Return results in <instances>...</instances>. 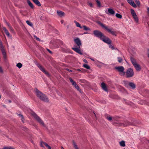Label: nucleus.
I'll return each mask as SVG.
<instances>
[{
	"instance_id": "f8f14e48",
	"label": "nucleus",
	"mask_w": 149,
	"mask_h": 149,
	"mask_svg": "<svg viewBox=\"0 0 149 149\" xmlns=\"http://www.w3.org/2000/svg\"><path fill=\"white\" fill-rule=\"evenodd\" d=\"M72 49L76 52L79 54L81 55H82L83 54L82 52L81 51L80 47H77V46H75L74 47H72Z\"/></svg>"
},
{
	"instance_id": "338daca9",
	"label": "nucleus",
	"mask_w": 149,
	"mask_h": 149,
	"mask_svg": "<svg viewBox=\"0 0 149 149\" xmlns=\"http://www.w3.org/2000/svg\"><path fill=\"white\" fill-rule=\"evenodd\" d=\"M94 115H95V113L94 112Z\"/></svg>"
},
{
	"instance_id": "f3484780",
	"label": "nucleus",
	"mask_w": 149,
	"mask_h": 149,
	"mask_svg": "<svg viewBox=\"0 0 149 149\" xmlns=\"http://www.w3.org/2000/svg\"><path fill=\"white\" fill-rule=\"evenodd\" d=\"M101 87L102 88V89L105 91L106 92H107V89L106 86L105 84L104 83L102 82L101 84Z\"/></svg>"
},
{
	"instance_id": "1a4fd4ad",
	"label": "nucleus",
	"mask_w": 149,
	"mask_h": 149,
	"mask_svg": "<svg viewBox=\"0 0 149 149\" xmlns=\"http://www.w3.org/2000/svg\"><path fill=\"white\" fill-rule=\"evenodd\" d=\"M69 80L72 84L78 91L80 92H81V90L80 88L78 86L76 82L74 81L71 78H69Z\"/></svg>"
},
{
	"instance_id": "de8ad7c7",
	"label": "nucleus",
	"mask_w": 149,
	"mask_h": 149,
	"mask_svg": "<svg viewBox=\"0 0 149 149\" xmlns=\"http://www.w3.org/2000/svg\"><path fill=\"white\" fill-rule=\"evenodd\" d=\"M147 13L149 15V7H147Z\"/></svg>"
},
{
	"instance_id": "f257e3e1",
	"label": "nucleus",
	"mask_w": 149,
	"mask_h": 149,
	"mask_svg": "<svg viewBox=\"0 0 149 149\" xmlns=\"http://www.w3.org/2000/svg\"><path fill=\"white\" fill-rule=\"evenodd\" d=\"M35 91L37 96L41 100L45 102H47L48 101V99L45 95L39 91L38 89L36 88H35Z\"/></svg>"
},
{
	"instance_id": "9d476101",
	"label": "nucleus",
	"mask_w": 149,
	"mask_h": 149,
	"mask_svg": "<svg viewBox=\"0 0 149 149\" xmlns=\"http://www.w3.org/2000/svg\"><path fill=\"white\" fill-rule=\"evenodd\" d=\"M101 40L108 44H111V40L108 38L104 35L103 36Z\"/></svg>"
},
{
	"instance_id": "6ab92c4d",
	"label": "nucleus",
	"mask_w": 149,
	"mask_h": 149,
	"mask_svg": "<svg viewBox=\"0 0 149 149\" xmlns=\"http://www.w3.org/2000/svg\"><path fill=\"white\" fill-rule=\"evenodd\" d=\"M3 30L4 31L5 33L7 35V36L9 38H12V36L10 35V34L6 28L5 27L3 28Z\"/></svg>"
},
{
	"instance_id": "e433bc0d",
	"label": "nucleus",
	"mask_w": 149,
	"mask_h": 149,
	"mask_svg": "<svg viewBox=\"0 0 149 149\" xmlns=\"http://www.w3.org/2000/svg\"><path fill=\"white\" fill-rule=\"evenodd\" d=\"M2 149H15L13 147L10 146V147H5Z\"/></svg>"
},
{
	"instance_id": "864d4df0",
	"label": "nucleus",
	"mask_w": 149,
	"mask_h": 149,
	"mask_svg": "<svg viewBox=\"0 0 149 149\" xmlns=\"http://www.w3.org/2000/svg\"><path fill=\"white\" fill-rule=\"evenodd\" d=\"M1 52H2V53H3V52H6L5 49H2V50H1Z\"/></svg>"
},
{
	"instance_id": "6e6552de",
	"label": "nucleus",
	"mask_w": 149,
	"mask_h": 149,
	"mask_svg": "<svg viewBox=\"0 0 149 149\" xmlns=\"http://www.w3.org/2000/svg\"><path fill=\"white\" fill-rule=\"evenodd\" d=\"M131 13L136 23H138L139 20L138 18L137 15L133 9H131Z\"/></svg>"
},
{
	"instance_id": "c85d7f7f",
	"label": "nucleus",
	"mask_w": 149,
	"mask_h": 149,
	"mask_svg": "<svg viewBox=\"0 0 149 149\" xmlns=\"http://www.w3.org/2000/svg\"><path fill=\"white\" fill-rule=\"evenodd\" d=\"M121 146L125 147V141H122L119 142Z\"/></svg>"
},
{
	"instance_id": "774afa93",
	"label": "nucleus",
	"mask_w": 149,
	"mask_h": 149,
	"mask_svg": "<svg viewBox=\"0 0 149 149\" xmlns=\"http://www.w3.org/2000/svg\"><path fill=\"white\" fill-rule=\"evenodd\" d=\"M25 129H27V128H26V127H25Z\"/></svg>"
},
{
	"instance_id": "6e6d98bb",
	"label": "nucleus",
	"mask_w": 149,
	"mask_h": 149,
	"mask_svg": "<svg viewBox=\"0 0 149 149\" xmlns=\"http://www.w3.org/2000/svg\"><path fill=\"white\" fill-rule=\"evenodd\" d=\"M89 34V33H88V32L87 31L85 32L84 33V34Z\"/></svg>"
},
{
	"instance_id": "680f3d73",
	"label": "nucleus",
	"mask_w": 149,
	"mask_h": 149,
	"mask_svg": "<svg viewBox=\"0 0 149 149\" xmlns=\"http://www.w3.org/2000/svg\"><path fill=\"white\" fill-rule=\"evenodd\" d=\"M63 20H62L61 21V23L62 24H63Z\"/></svg>"
},
{
	"instance_id": "49530a36",
	"label": "nucleus",
	"mask_w": 149,
	"mask_h": 149,
	"mask_svg": "<svg viewBox=\"0 0 149 149\" xmlns=\"http://www.w3.org/2000/svg\"><path fill=\"white\" fill-rule=\"evenodd\" d=\"M3 70H2V68L0 66V73H3Z\"/></svg>"
},
{
	"instance_id": "5701e85b",
	"label": "nucleus",
	"mask_w": 149,
	"mask_h": 149,
	"mask_svg": "<svg viewBox=\"0 0 149 149\" xmlns=\"http://www.w3.org/2000/svg\"><path fill=\"white\" fill-rule=\"evenodd\" d=\"M129 125H134L133 123L129 122L128 121H126L125 123L124 126H127Z\"/></svg>"
},
{
	"instance_id": "58836bf2",
	"label": "nucleus",
	"mask_w": 149,
	"mask_h": 149,
	"mask_svg": "<svg viewBox=\"0 0 149 149\" xmlns=\"http://www.w3.org/2000/svg\"><path fill=\"white\" fill-rule=\"evenodd\" d=\"M74 146L75 149H79L77 145L74 142H73Z\"/></svg>"
},
{
	"instance_id": "412c9836",
	"label": "nucleus",
	"mask_w": 149,
	"mask_h": 149,
	"mask_svg": "<svg viewBox=\"0 0 149 149\" xmlns=\"http://www.w3.org/2000/svg\"><path fill=\"white\" fill-rule=\"evenodd\" d=\"M57 14L60 17H62L64 15V13L61 11H57Z\"/></svg>"
},
{
	"instance_id": "c03bdc74",
	"label": "nucleus",
	"mask_w": 149,
	"mask_h": 149,
	"mask_svg": "<svg viewBox=\"0 0 149 149\" xmlns=\"http://www.w3.org/2000/svg\"><path fill=\"white\" fill-rule=\"evenodd\" d=\"M84 70L82 68H80L79 69H77V70L79 71H80L81 72H83L84 71Z\"/></svg>"
},
{
	"instance_id": "4be33fe9",
	"label": "nucleus",
	"mask_w": 149,
	"mask_h": 149,
	"mask_svg": "<svg viewBox=\"0 0 149 149\" xmlns=\"http://www.w3.org/2000/svg\"><path fill=\"white\" fill-rule=\"evenodd\" d=\"M38 6H41V4L38 0H32Z\"/></svg>"
},
{
	"instance_id": "0eeeda50",
	"label": "nucleus",
	"mask_w": 149,
	"mask_h": 149,
	"mask_svg": "<svg viewBox=\"0 0 149 149\" xmlns=\"http://www.w3.org/2000/svg\"><path fill=\"white\" fill-rule=\"evenodd\" d=\"M35 64L39 68V69L43 72L45 73L47 76L49 77V73L44 69L41 65L36 62L35 63Z\"/></svg>"
},
{
	"instance_id": "0e129e2a",
	"label": "nucleus",
	"mask_w": 149,
	"mask_h": 149,
	"mask_svg": "<svg viewBox=\"0 0 149 149\" xmlns=\"http://www.w3.org/2000/svg\"><path fill=\"white\" fill-rule=\"evenodd\" d=\"M115 50H118L116 48H114Z\"/></svg>"
},
{
	"instance_id": "a19ab883",
	"label": "nucleus",
	"mask_w": 149,
	"mask_h": 149,
	"mask_svg": "<svg viewBox=\"0 0 149 149\" xmlns=\"http://www.w3.org/2000/svg\"><path fill=\"white\" fill-rule=\"evenodd\" d=\"M34 38L36 39L37 40L40 41V39L38 38L36 36H34Z\"/></svg>"
},
{
	"instance_id": "4468645a",
	"label": "nucleus",
	"mask_w": 149,
	"mask_h": 149,
	"mask_svg": "<svg viewBox=\"0 0 149 149\" xmlns=\"http://www.w3.org/2000/svg\"><path fill=\"white\" fill-rule=\"evenodd\" d=\"M74 41L78 47L81 45V43L80 39L78 38H76L74 39Z\"/></svg>"
},
{
	"instance_id": "7ed1b4c3",
	"label": "nucleus",
	"mask_w": 149,
	"mask_h": 149,
	"mask_svg": "<svg viewBox=\"0 0 149 149\" xmlns=\"http://www.w3.org/2000/svg\"><path fill=\"white\" fill-rule=\"evenodd\" d=\"M130 60L131 62L136 70L138 71H139L141 70L140 65L137 63L136 60L133 57H131Z\"/></svg>"
},
{
	"instance_id": "b1692460",
	"label": "nucleus",
	"mask_w": 149,
	"mask_h": 149,
	"mask_svg": "<svg viewBox=\"0 0 149 149\" xmlns=\"http://www.w3.org/2000/svg\"><path fill=\"white\" fill-rule=\"evenodd\" d=\"M27 1L28 4L29 5V6L32 9L33 8H34V6L33 4L29 1V0H27Z\"/></svg>"
},
{
	"instance_id": "c756f323",
	"label": "nucleus",
	"mask_w": 149,
	"mask_h": 149,
	"mask_svg": "<svg viewBox=\"0 0 149 149\" xmlns=\"http://www.w3.org/2000/svg\"><path fill=\"white\" fill-rule=\"evenodd\" d=\"M0 49L1 50L4 49L1 41L0 39Z\"/></svg>"
},
{
	"instance_id": "dca6fc26",
	"label": "nucleus",
	"mask_w": 149,
	"mask_h": 149,
	"mask_svg": "<svg viewBox=\"0 0 149 149\" xmlns=\"http://www.w3.org/2000/svg\"><path fill=\"white\" fill-rule=\"evenodd\" d=\"M40 146L42 147H44V146H45L48 149H52L50 146L45 142H41L40 143Z\"/></svg>"
},
{
	"instance_id": "423d86ee",
	"label": "nucleus",
	"mask_w": 149,
	"mask_h": 149,
	"mask_svg": "<svg viewBox=\"0 0 149 149\" xmlns=\"http://www.w3.org/2000/svg\"><path fill=\"white\" fill-rule=\"evenodd\" d=\"M101 26L102 27L106 30L109 32L113 36H116L117 35L116 32L115 31H112L111 29L108 28V27L105 26L104 24H101Z\"/></svg>"
},
{
	"instance_id": "f03ea898",
	"label": "nucleus",
	"mask_w": 149,
	"mask_h": 149,
	"mask_svg": "<svg viewBox=\"0 0 149 149\" xmlns=\"http://www.w3.org/2000/svg\"><path fill=\"white\" fill-rule=\"evenodd\" d=\"M31 115L41 125L44 127H45V125L41 119L34 112H32Z\"/></svg>"
},
{
	"instance_id": "e2e57ef3",
	"label": "nucleus",
	"mask_w": 149,
	"mask_h": 149,
	"mask_svg": "<svg viewBox=\"0 0 149 149\" xmlns=\"http://www.w3.org/2000/svg\"><path fill=\"white\" fill-rule=\"evenodd\" d=\"M61 149H64V148H63L62 146H61Z\"/></svg>"
},
{
	"instance_id": "09e8293b",
	"label": "nucleus",
	"mask_w": 149,
	"mask_h": 149,
	"mask_svg": "<svg viewBox=\"0 0 149 149\" xmlns=\"http://www.w3.org/2000/svg\"><path fill=\"white\" fill-rule=\"evenodd\" d=\"M83 61L84 62H85L86 63H88L86 59H83Z\"/></svg>"
},
{
	"instance_id": "39448f33",
	"label": "nucleus",
	"mask_w": 149,
	"mask_h": 149,
	"mask_svg": "<svg viewBox=\"0 0 149 149\" xmlns=\"http://www.w3.org/2000/svg\"><path fill=\"white\" fill-rule=\"evenodd\" d=\"M93 33L95 36L99 38L100 40L104 35L102 33L97 30L94 31Z\"/></svg>"
},
{
	"instance_id": "bb28decb",
	"label": "nucleus",
	"mask_w": 149,
	"mask_h": 149,
	"mask_svg": "<svg viewBox=\"0 0 149 149\" xmlns=\"http://www.w3.org/2000/svg\"><path fill=\"white\" fill-rule=\"evenodd\" d=\"M130 82L128 81H124V84L125 86L127 88H129V84Z\"/></svg>"
},
{
	"instance_id": "393cba45",
	"label": "nucleus",
	"mask_w": 149,
	"mask_h": 149,
	"mask_svg": "<svg viewBox=\"0 0 149 149\" xmlns=\"http://www.w3.org/2000/svg\"><path fill=\"white\" fill-rule=\"evenodd\" d=\"M130 87H131L132 89H134L135 88L136 86L134 83L130 82L129 84V88Z\"/></svg>"
},
{
	"instance_id": "ddd939ff",
	"label": "nucleus",
	"mask_w": 149,
	"mask_h": 149,
	"mask_svg": "<svg viewBox=\"0 0 149 149\" xmlns=\"http://www.w3.org/2000/svg\"><path fill=\"white\" fill-rule=\"evenodd\" d=\"M105 13L109 15H114L115 12L111 8H108L107 11H106Z\"/></svg>"
},
{
	"instance_id": "5fc2aeb1",
	"label": "nucleus",
	"mask_w": 149,
	"mask_h": 149,
	"mask_svg": "<svg viewBox=\"0 0 149 149\" xmlns=\"http://www.w3.org/2000/svg\"><path fill=\"white\" fill-rule=\"evenodd\" d=\"M2 54L3 55H6V52H3V53H2Z\"/></svg>"
},
{
	"instance_id": "2f4dec72",
	"label": "nucleus",
	"mask_w": 149,
	"mask_h": 149,
	"mask_svg": "<svg viewBox=\"0 0 149 149\" xmlns=\"http://www.w3.org/2000/svg\"><path fill=\"white\" fill-rule=\"evenodd\" d=\"M84 28V30L85 31H88V30H91L88 27L86 26H83L82 27V28Z\"/></svg>"
},
{
	"instance_id": "4c0bfd02",
	"label": "nucleus",
	"mask_w": 149,
	"mask_h": 149,
	"mask_svg": "<svg viewBox=\"0 0 149 149\" xmlns=\"http://www.w3.org/2000/svg\"><path fill=\"white\" fill-rule=\"evenodd\" d=\"M97 4V6L99 7L101 6V3L100 1L98 0H95Z\"/></svg>"
},
{
	"instance_id": "ea45409f",
	"label": "nucleus",
	"mask_w": 149,
	"mask_h": 149,
	"mask_svg": "<svg viewBox=\"0 0 149 149\" xmlns=\"http://www.w3.org/2000/svg\"><path fill=\"white\" fill-rule=\"evenodd\" d=\"M118 61L120 63L122 62V60H123V59H122L120 57H118Z\"/></svg>"
},
{
	"instance_id": "cd10ccee",
	"label": "nucleus",
	"mask_w": 149,
	"mask_h": 149,
	"mask_svg": "<svg viewBox=\"0 0 149 149\" xmlns=\"http://www.w3.org/2000/svg\"><path fill=\"white\" fill-rule=\"evenodd\" d=\"M105 117L109 121H111L112 120V117L109 115H106L105 116Z\"/></svg>"
},
{
	"instance_id": "a211bd4d",
	"label": "nucleus",
	"mask_w": 149,
	"mask_h": 149,
	"mask_svg": "<svg viewBox=\"0 0 149 149\" xmlns=\"http://www.w3.org/2000/svg\"><path fill=\"white\" fill-rule=\"evenodd\" d=\"M127 2L133 7L136 8V6L132 0H127Z\"/></svg>"
},
{
	"instance_id": "aec40b11",
	"label": "nucleus",
	"mask_w": 149,
	"mask_h": 149,
	"mask_svg": "<svg viewBox=\"0 0 149 149\" xmlns=\"http://www.w3.org/2000/svg\"><path fill=\"white\" fill-rule=\"evenodd\" d=\"M3 30L4 31L5 33L7 35V36L9 38H12V36L10 35V34L6 28L5 27L3 28Z\"/></svg>"
},
{
	"instance_id": "7c9ffc66",
	"label": "nucleus",
	"mask_w": 149,
	"mask_h": 149,
	"mask_svg": "<svg viewBox=\"0 0 149 149\" xmlns=\"http://www.w3.org/2000/svg\"><path fill=\"white\" fill-rule=\"evenodd\" d=\"M74 22L75 23L77 26L79 27L80 29H82V27L81 26L80 24L78 22H76V21H74Z\"/></svg>"
},
{
	"instance_id": "473e14b6",
	"label": "nucleus",
	"mask_w": 149,
	"mask_h": 149,
	"mask_svg": "<svg viewBox=\"0 0 149 149\" xmlns=\"http://www.w3.org/2000/svg\"><path fill=\"white\" fill-rule=\"evenodd\" d=\"M83 67L87 69H89L90 68V67L86 64H84L83 65Z\"/></svg>"
},
{
	"instance_id": "20e7f679",
	"label": "nucleus",
	"mask_w": 149,
	"mask_h": 149,
	"mask_svg": "<svg viewBox=\"0 0 149 149\" xmlns=\"http://www.w3.org/2000/svg\"><path fill=\"white\" fill-rule=\"evenodd\" d=\"M126 77L127 78H130L132 77L134 74V71L132 69L129 68L127 69L126 72H125Z\"/></svg>"
},
{
	"instance_id": "79ce46f5",
	"label": "nucleus",
	"mask_w": 149,
	"mask_h": 149,
	"mask_svg": "<svg viewBox=\"0 0 149 149\" xmlns=\"http://www.w3.org/2000/svg\"><path fill=\"white\" fill-rule=\"evenodd\" d=\"M109 48L112 49L113 50H114L115 49L114 47L112 45L110 44V45H109Z\"/></svg>"
},
{
	"instance_id": "c9c22d12",
	"label": "nucleus",
	"mask_w": 149,
	"mask_h": 149,
	"mask_svg": "<svg viewBox=\"0 0 149 149\" xmlns=\"http://www.w3.org/2000/svg\"><path fill=\"white\" fill-rule=\"evenodd\" d=\"M26 23H27V24L28 25H29L31 26H33L32 23L31 22H30L28 20H27L26 21Z\"/></svg>"
},
{
	"instance_id": "3c124183",
	"label": "nucleus",
	"mask_w": 149,
	"mask_h": 149,
	"mask_svg": "<svg viewBox=\"0 0 149 149\" xmlns=\"http://www.w3.org/2000/svg\"><path fill=\"white\" fill-rule=\"evenodd\" d=\"M139 103L141 104H143L144 103L143 101H139Z\"/></svg>"
},
{
	"instance_id": "69168bd1",
	"label": "nucleus",
	"mask_w": 149,
	"mask_h": 149,
	"mask_svg": "<svg viewBox=\"0 0 149 149\" xmlns=\"http://www.w3.org/2000/svg\"><path fill=\"white\" fill-rule=\"evenodd\" d=\"M9 102L10 103L11 102V101L10 100H9Z\"/></svg>"
},
{
	"instance_id": "603ef678",
	"label": "nucleus",
	"mask_w": 149,
	"mask_h": 149,
	"mask_svg": "<svg viewBox=\"0 0 149 149\" xmlns=\"http://www.w3.org/2000/svg\"><path fill=\"white\" fill-rule=\"evenodd\" d=\"M89 5L90 6L92 7L93 6V5L92 3H89Z\"/></svg>"
},
{
	"instance_id": "72a5a7b5",
	"label": "nucleus",
	"mask_w": 149,
	"mask_h": 149,
	"mask_svg": "<svg viewBox=\"0 0 149 149\" xmlns=\"http://www.w3.org/2000/svg\"><path fill=\"white\" fill-rule=\"evenodd\" d=\"M116 16L119 19H121L122 18V16L121 15L118 14V13H116Z\"/></svg>"
},
{
	"instance_id": "37998d69",
	"label": "nucleus",
	"mask_w": 149,
	"mask_h": 149,
	"mask_svg": "<svg viewBox=\"0 0 149 149\" xmlns=\"http://www.w3.org/2000/svg\"><path fill=\"white\" fill-rule=\"evenodd\" d=\"M9 28L11 32H14V29L12 28V27H10V28Z\"/></svg>"
},
{
	"instance_id": "13d9d810",
	"label": "nucleus",
	"mask_w": 149,
	"mask_h": 149,
	"mask_svg": "<svg viewBox=\"0 0 149 149\" xmlns=\"http://www.w3.org/2000/svg\"><path fill=\"white\" fill-rule=\"evenodd\" d=\"M3 57L4 58H6V55H3Z\"/></svg>"
},
{
	"instance_id": "4d7b16f0",
	"label": "nucleus",
	"mask_w": 149,
	"mask_h": 149,
	"mask_svg": "<svg viewBox=\"0 0 149 149\" xmlns=\"http://www.w3.org/2000/svg\"><path fill=\"white\" fill-rule=\"evenodd\" d=\"M7 24L8 26L9 27V28H10V27H11L10 25L8 23H7Z\"/></svg>"
},
{
	"instance_id": "8fccbe9b",
	"label": "nucleus",
	"mask_w": 149,
	"mask_h": 149,
	"mask_svg": "<svg viewBox=\"0 0 149 149\" xmlns=\"http://www.w3.org/2000/svg\"><path fill=\"white\" fill-rule=\"evenodd\" d=\"M47 49V51H48L49 53H50L51 54H52V52L49 49Z\"/></svg>"
},
{
	"instance_id": "a18cd8bd",
	"label": "nucleus",
	"mask_w": 149,
	"mask_h": 149,
	"mask_svg": "<svg viewBox=\"0 0 149 149\" xmlns=\"http://www.w3.org/2000/svg\"><path fill=\"white\" fill-rule=\"evenodd\" d=\"M135 1L137 4L138 5L140 4V2L138 0H135Z\"/></svg>"
},
{
	"instance_id": "2eb2a0df",
	"label": "nucleus",
	"mask_w": 149,
	"mask_h": 149,
	"mask_svg": "<svg viewBox=\"0 0 149 149\" xmlns=\"http://www.w3.org/2000/svg\"><path fill=\"white\" fill-rule=\"evenodd\" d=\"M40 146L42 147H44V146H45L48 149H52L50 146L45 142H41L40 143Z\"/></svg>"
},
{
	"instance_id": "a878e982",
	"label": "nucleus",
	"mask_w": 149,
	"mask_h": 149,
	"mask_svg": "<svg viewBox=\"0 0 149 149\" xmlns=\"http://www.w3.org/2000/svg\"><path fill=\"white\" fill-rule=\"evenodd\" d=\"M18 116H19V117H21V120L22 121L23 123H24V117L23 116L20 114H18Z\"/></svg>"
},
{
	"instance_id": "052dcab7",
	"label": "nucleus",
	"mask_w": 149,
	"mask_h": 149,
	"mask_svg": "<svg viewBox=\"0 0 149 149\" xmlns=\"http://www.w3.org/2000/svg\"><path fill=\"white\" fill-rule=\"evenodd\" d=\"M68 70L70 72H72V71L70 70Z\"/></svg>"
},
{
	"instance_id": "9b49d317",
	"label": "nucleus",
	"mask_w": 149,
	"mask_h": 149,
	"mask_svg": "<svg viewBox=\"0 0 149 149\" xmlns=\"http://www.w3.org/2000/svg\"><path fill=\"white\" fill-rule=\"evenodd\" d=\"M115 69L117 70L118 72L122 73V74L121 75H124L125 74V72H124L125 69L123 66L116 67H115Z\"/></svg>"
},
{
	"instance_id": "bf43d9fd",
	"label": "nucleus",
	"mask_w": 149,
	"mask_h": 149,
	"mask_svg": "<svg viewBox=\"0 0 149 149\" xmlns=\"http://www.w3.org/2000/svg\"><path fill=\"white\" fill-rule=\"evenodd\" d=\"M90 59H91L92 61H94V60L93 59L91 58H90Z\"/></svg>"
},
{
	"instance_id": "f704fd0d",
	"label": "nucleus",
	"mask_w": 149,
	"mask_h": 149,
	"mask_svg": "<svg viewBox=\"0 0 149 149\" xmlns=\"http://www.w3.org/2000/svg\"><path fill=\"white\" fill-rule=\"evenodd\" d=\"M16 66L19 68H20L22 67V64L20 63H18L17 64Z\"/></svg>"
}]
</instances>
